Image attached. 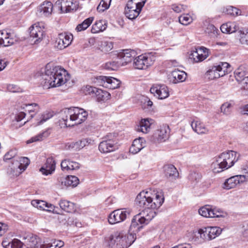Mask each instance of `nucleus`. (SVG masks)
<instances>
[{
  "mask_svg": "<svg viewBox=\"0 0 248 248\" xmlns=\"http://www.w3.org/2000/svg\"><path fill=\"white\" fill-rule=\"evenodd\" d=\"M186 77L187 74L185 72L175 69L171 72L170 79L172 83L176 84L184 81Z\"/></svg>",
  "mask_w": 248,
  "mask_h": 248,
  "instance_id": "26",
  "label": "nucleus"
},
{
  "mask_svg": "<svg viewBox=\"0 0 248 248\" xmlns=\"http://www.w3.org/2000/svg\"><path fill=\"white\" fill-rule=\"evenodd\" d=\"M61 208L68 213H72L76 210V207L73 202L65 200H61L59 202Z\"/></svg>",
  "mask_w": 248,
  "mask_h": 248,
  "instance_id": "32",
  "label": "nucleus"
},
{
  "mask_svg": "<svg viewBox=\"0 0 248 248\" xmlns=\"http://www.w3.org/2000/svg\"><path fill=\"white\" fill-rule=\"evenodd\" d=\"M210 240L218 236L222 232V229L218 227H208Z\"/></svg>",
  "mask_w": 248,
  "mask_h": 248,
  "instance_id": "43",
  "label": "nucleus"
},
{
  "mask_svg": "<svg viewBox=\"0 0 248 248\" xmlns=\"http://www.w3.org/2000/svg\"><path fill=\"white\" fill-rule=\"evenodd\" d=\"M220 30L223 33H232L239 29L238 24L236 22H228L220 26Z\"/></svg>",
  "mask_w": 248,
  "mask_h": 248,
  "instance_id": "29",
  "label": "nucleus"
},
{
  "mask_svg": "<svg viewBox=\"0 0 248 248\" xmlns=\"http://www.w3.org/2000/svg\"><path fill=\"white\" fill-rule=\"evenodd\" d=\"M234 74L235 75V78L238 81H241L243 82L244 81V78H246L245 77V72L240 67L234 71Z\"/></svg>",
  "mask_w": 248,
  "mask_h": 248,
  "instance_id": "52",
  "label": "nucleus"
},
{
  "mask_svg": "<svg viewBox=\"0 0 248 248\" xmlns=\"http://www.w3.org/2000/svg\"><path fill=\"white\" fill-rule=\"evenodd\" d=\"M98 149L101 153L104 154L115 151L118 149L116 135L114 134L109 133L104 137L99 144Z\"/></svg>",
  "mask_w": 248,
  "mask_h": 248,
  "instance_id": "5",
  "label": "nucleus"
},
{
  "mask_svg": "<svg viewBox=\"0 0 248 248\" xmlns=\"http://www.w3.org/2000/svg\"><path fill=\"white\" fill-rule=\"evenodd\" d=\"M122 65L120 61L117 59V60L111 61L106 62L104 67L108 70H117Z\"/></svg>",
  "mask_w": 248,
  "mask_h": 248,
  "instance_id": "38",
  "label": "nucleus"
},
{
  "mask_svg": "<svg viewBox=\"0 0 248 248\" xmlns=\"http://www.w3.org/2000/svg\"><path fill=\"white\" fill-rule=\"evenodd\" d=\"M55 6L62 13H67L76 10L78 4L76 0H58Z\"/></svg>",
  "mask_w": 248,
  "mask_h": 248,
  "instance_id": "9",
  "label": "nucleus"
},
{
  "mask_svg": "<svg viewBox=\"0 0 248 248\" xmlns=\"http://www.w3.org/2000/svg\"><path fill=\"white\" fill-rule=\"evenodd\" d=\"M240 42L243 45H248V29L245 28L239 31Z\"/></svg>",
  "mask_w": 248,
  "mask_h": 248,
  "instance_id": "45",
  "label": "nucleus"
},
{
  "mask_svg": "<svg viewBox=\"0 0 248 248\" xmlns=\"http://www.w3.org/2000/svg\"><path fill=\"white\" fill-rule=\"evenodd\" d=\"M17 154V151L16 149H12L7 153L4 156V160H9L16 156Z\"/></svg>",
  "mask_w": 248,
  "mask_h": 248,
  "instance_id": "59",
  "label": "nucleus"
},
{
  "mask_svg": "<svg viewBox=\"0 0 248 248\" xmlns=\"http://www.w3.org/2000/svg\"><path fill=\"white\" fill-rule=\"evenodd\" d=\"M212 207L209 205H206L199 210V213L201 216L205 217H211L212 211Z\"/></svg>",
  "mask_w": 248,
  "mask_h": 248,
  "instance_id": "39",
  "label": "nucleus"
},
{
  "mask_svg": "<svg viewBox=\"0 0 248 248\" xmlns=\"http://www.w3.org/2000/svg\"><path fill=\"white\" fill-rule=\"evenodd\" d=\"M50 133L49 129H46L42 132L40 133L38 135L32 137L28 141V143L42 141L48 137L50 135Z\"/></svg>",
  "mask_w": 248,
  "mask_h": 248,
  "instance_id": "36",
  "label": "nucleus"
},
{
  "mask_svg": "<svg viewBox=\"0 0 248 248\" xmlns=\"http://www.w3.org/2000/svg\"><path fill=\"white\" fill-rule=\"evenodd\" d=\"M192 17L188 14H183L179 16V22L184 25H187L193 21Z\"/></svg>",
  "mask_w": 248,
  "mask_h": 248,
  "instance_id": "46",
  "label": "nucleus"
},
{
  "mask_svg": "<svg viewBox=\"0 0 248 248\" xmlns=\"http://www.w3.org/2000/svg\"><path fill=\"white\" fill-rule=\"evenodd\" d=\"M118 236V235H117V232H116L106 238V242L107 245L110 248L113 247L115 244L117 246V237Z\"/></svg>",
  "mask_w": 248,
  "mask_h": 248,
  "instance_id": "47",
  "label": "nucleus"
},
{
  "mask_svg": "<svg viewBox=\"0 0 248 248\" xmlns=\"http://www.w3.org/2000/svg\"><path fill=\"white\" fill-rule=\"evenodd\" d=\"M113 47V43L111 42L102 41L99 45V49L103 52L107 53L110 51Z\"/></svg>",
  "mask_w": 248,
  "mask_h": 248,
  "instance_id": "41",
  "label": "nucleus"
},
{
  "mask_svg": "<svg viewBox=\"0 0 248 248\" xmlns=\"http://www.w3.org/2000/svg\"><path fill=\"white\" fill-rule=\"evenodd\" d=\"M199 229L202 233V235H200V236L203 238V241L210 240L208 227H205Z\"/></svg>",
  "mask_w": 248,
  "mask_h": 248,
  "instance_id": "56",
  "label": "nucleus"
},
{
  "mask_svg": "<svg viewBox=\"0 0 248 248\" xmlns=\"http://www.w3.org/2000/svg\"><path fill=\"white\" fill-rule=\"evenodd\" d=\"M152 94L156 98L164 99L169 96V89L164 84L154 85L150 90Z\"/></svg>",
  "mask_w": 248,
  "mask_h": 248,
  "instance_id": "15",
  "label": "nucleus"
},
{
  "mask_svg": "<svg viewBox=\"0 0 248 248\" xmlns=\"http://www.w3.org/2000/svg\"><path fill=\"white\" fill-rule=\"evenodd\" d=\"M30 35L34 39V43H38L42 40L45 36L44 27L41 23H36L30 28Z\"/></svg>",
  "mask_w": 248,
  "mask_h": 248,
  "instance_id": "10",
  "label": "nucleus"
},
{
  "mask_svg": "<svg viewBox=\"0 0 248 248\" xmlns=\"http://www.w3.org/2000/svg\"><path fill=\"white\" fill-rule=\"evenodd\" d=\"M152 119L148 118L141 119L140 124L137 127V130L139 132H141L143 133H147L150 129Z\"/></svg>",
  "mask_w": 248,
  "mask_h": 248,
  "instance_id": "31",
  "label": "nucleus"
},
{
  "mask_svg": "<svg viewBox=\"0 0 248 248\" xmlns=\"http://www.w3.org/2000/svg\"><path fill=\"white\" fill-rule=\"evenodd\" d=\"M223 12L227 15L236 16L241 14V11L235 7L232 6H227L224 9Z\"/></svg>",
  "mask_w": 248,
  "mask_h": 248,
  "instance_id": "48",
  "label": "nucleus"
},
{
  "mask_svg": "<svg viewBox=\"0 0 248 248\" xmlns=\"http://www.w3.org/2000/svg\"><path fill=\"white\" fill-rule=\"evenodd\" d=\"M30 160L26 157H20L18 161L14 163L11 168L14 176H17L24 171L30 164Z\"/></svg>",
  "mask_w": 248,
  "mask_h": 248,
  "instance_id": "11",
  "label": "nucleus"
},
{
  "mask_svg": "<svg viewBox=\"0 0 248 248\" xmlns=\"http://www.w3.org/2000/svg\"><path fill=\"white\" fill-rule=\"evenodd\" d=\"M53 116V114L51 112L46 111L44 112L40 117V120L38 123V124H41L44 122H45L47 120L49 119Z\"/></svg>",
  "mask_w": 248,
  "mask_h": 248,
  "instance_id": "54",
  "label": "nucleus"
},
{
  "mask_svg": "<svg viewBox=\"0 0 248 248\" xmlns=\"http://www.w3.org/2000/svg\"><path fill=\"white\" fill-rule=\"evenodd\" d=\"M150 196V193L142 191L137 196L135 200L136 204L140 208L145 209H154L159 207L163 203L164 197L162 190L157 191Z\"/></svg>",
  "mask_w": 248,
  "mask_h": 248,
  "instance_id": "3",
  "label": "nucleus"
},
{
  "mask_svg": "<svg viewBox=\"0 0 248 248\" xmlns=\"http://www.w3.org/2000/svg\"><path fill=\"white\" fill-rule=\"evenodd\" d=\"M231 104L226 102L222 104L220 107L221 112L224 114L228 115L231 112Z\"/></svg>",
  "mask_w": 248,
  "mask_h": 248,
  "instance_id": "55",
  "label": "nucleus"
},
{
  "mask_svg": "<svg viewBox=\"0 0 248 248\" xmlns=\"http://www.w3.org/2000/svg\"><path fill=\"white\" fill-rule=\"evenodd\" d=\"M79 184L78 178L74 175H69L64 178V181L62 182V184H64L66 186L76 187Z\"/></svg>",
  "mask_w": 248,
  "mask_h": 248,
  "instance_id": "34",
  "label": "nucleus"
},
{
  "mask_svg": "<svg viewBox=\"0 0 248 248\" xmlns=\"http://www.w3.org/2000/svg\"><path fill=\"white\" fill-rule=\"evenodd\" d=\"M106 28L107 25L106 22L102 20H100L93 24L91 31L93 33H96L104 31Z\"/></svg>",
  "mask_w": 248,
  "mask_h": 248,
  "instance_id": "35",
  "label": "nucleus"
},
{
  "mask_svg": "<svg viewBox=\"0 0 248 248\" xmlns=\"http://www.w3.org/2000/svg\"><path fill=\"white\" fill-rule=\"evenodd\" d=\"M25 110L30 115V119H32L35 113L38 111V106L35 103L27 105Z\"/></svg>",
  "mask_w": 248,
  "mask_h": 248,
  "instance_id": "40",
  "label": "nucleus"
},
{
  "mask_svg": "<svg viewBox=\"0 0 248 248\" xmlns=\"http://www.w3.org/2000/svg\"><path fill=\"white\" fill-rule=\"evenodd\" d=\"M155 216V212L152 209L143 210L134 217L131 221L130 231L138 232L142 226L140 224H147Z\"/></svg>",
  "mask_w": 248,
  "mask_h": 248,
  "instance_id": "4",
  "label": "nucleus"
},
{
  "mask_svg": "<svg viewBox=\"0 0 248 248\" xmlns=\"http://www.w3.org/2000/svg\"><path fill=\"white\" fill-rule=\"evenodd\" d=\"M7 230V225L5 223L0 222V236L4 234Z\"/></svg>",
  "mask_w": 248,
  "mask_h": 248,
  "instance_id": "62",
  "label": "nucleus"
},
{
  "mask_svg": "<svg viewBox=\"0 0 248 248\" xmlns=\"http://www.w3.org/2000/svg\"><path fill=\"white\" fill-rule=\"evenodd\" d=\"M201 178V174L196 172L191 173L189 176V179H191V181L195 182V183L198 182L200 180Z\"/></svg>",
  "mask_w": 248,
  "mask_h": 248,
  "instance_id": "60",
  "label": "nucleus"
},
{
  "mask_svg": "<svg viewBox=\"0 0 248 248\" xmlns=\"http://www.w3.org/2000/svg\"><path fill=\"white\" fill-rule=\"evenodd\" d=\"M88 115L84 109L73 107L65 108L61 111L59 123L61 127L73 126L84 122Z\"/></svg>",
  "mask_w": 248,
  "mask_h": 248,
  "instance_id": "2",
  "label": "nucleus"
},
{
  "mask_svg": "<svg viewBox=\"0 0 248 248\" xmlns=\"http://www.w3.org/2000/svg\"><path fill=\"white\" fill-rule=\"evenodd\" d=\"M205 32L212 38L217 37L219 32V30L213 25L209 24L205 30Z\"/></svg>",
  "mask_w": 248,
  "mask_h": 248,
  "instance_id": "44",
  "label": "nucleus"
},
{
  "mask_svg": "<svg viewBox=\"0 0 248 248\" xmlns=\"http://www.w3.org/2000/svg\"><path fill=\"white\" fill-rule=\"evenodd\" d=\"M136 55L137 53L135 50L125 49L117 54V59L120 61L122 66H124L131 62Z\"/></svg>",
  "mask_w": 248,
  "mask_h": 248,
  "instance_id": "19",
  "label": "nucleus"
},
{
  "mask_svg": "<svg viewBox=\"0 0 248 248\" xmlns=\"http://www.w3.org/2000/svg\"><path fill=\"white\" fill-rule=\"evenodd\" d=\"M209 49L203 46H200L191 52L189 58L193 59L196 62L203 61L209 56Z\"/></svg>",
  "mask_w": 248,
  "mask_h": 248,
  "instance_id": "18",
  "label": "nucleus"
},
{
  "mask_svg": "<svg viewBox=\"0 0 248 248\" xmlns=\"http://www.w3.org/2000/svg\"><path fill=\"white\" fill-rule=\"evenodd\" d=\"M79 168L80 165L78 163L75 161H71L69 160L67 171L76 170Z\"/></svg>",
  "mask_w": 248,
  "mask_h": 248,
  "instance_id": "57",
  "label": "nucleus"
},
{
  "mask_svg": "<svg viewBox=\"0 0 248 248\" xmlns=\"http://www.w3.org/2000/svg\"><path fill=\"white\" fill-rule=\"evenodd\" d=\"M154 60L151 56L141 55L135 58L133 66L138 69H145L153 64Z\"/></svg>",
  "mask_w": 248,
  "mask_h": 248,
  "instance_id": "13",
  "label": "nucleus"
},
{
  "mask_svg": "<svg viewBox=\"0 0 248 248\" xmlns=\"http://www.w3.org/2000/svg\"><path fill=\"white\" fill-rule=\"evenodd\" d=\"M170 133L169 126L166 124H163L160 125L156 130L154 137L159 142L164 141L169 138Z\"/></svg>",
  "mask_w": 248,
  "mask_h": 248,
  "instance_id": "20",
  "label": "nucleus"
},
{
  "mask_svg": "<svg viewBox=\"0 0 248 248\" xmlns=\"http://www.w3.org/2000/svg\"><path fill=\"white\" fill-rule=\"evenodd\" d=\"M31 203L34 207L47 212H53L55 209L54 205L44 201L34 200L31 201Z\"/></svg>",
  "mask_w": 248,
  "mask_h": 248,
  "instance_id": "24",
  "label": "nucleus"
},
{
  "mask_svg": "<svg viewBox=\"0 0 248 248\" xmlns=\"http://www.w3.org/2000/svg\"><path fill=\"white\" fill-rule=\"evenodd\" d=\"M23 245V241L22 242L17 239H14L12 241L10 248H22Z\"/></svg>",
  "mask_w": 248,
  "mask_h": 248,
  "instance_id": "58",
  "label": "nucleus"
},
{
  "mask_svg": "<svg viewBox=\"0 0 248 248\" xmlns=\"http://www.w3.org/2000/svg\"><path fill=\"white\" fill-rule=\"evenodd\" d=\"M111 0H102L97 7V10L102 12L109 8Z\"/></svg>",
  "mask_w": 248,
  "mask_h": 248,
  "instance_id": "50",
  "label": "nucleus"
},
{
  "mask_svg": "<svg viewBox=\"0 0 248 248\" xmlns=\"http://www.w3.org/2000/svg\"><path fill=\"white\" fill-rule=\"evenodd\" d=\"M22 240L27 248H39L42 245L40 238L31 233L24 234Z\"/></svg>",
  "mask_w": 248,
  "mask_h": 248,
  "instance_id": "17",
  "label": "nucleus"
},
{
  "mask_svg": "<svg viewBox=\"0 0 248 248\" xmlns=\"http://www.w3.org/2000/svg\"><path fill=\"white\" fill-rule=\"evenodd\" d=\"M184 6L183 5L173 4L171 6V9L176 13H181L184 10Z\"/></svg>",
  "mask_w": 248,
  "mask_h": 248,
  "instance_id": "61",
  "label": "nucleus"
},
{
  "mask_svg": "<svg viewBox=\"0 0 248 248\" xmlns=\"http://www.w3.org/2000/svg\"><path fill=\"white\" fill-rule=\"evenodd\" d=\"M53 7V4L50 1H45L39 7L38 11L41 16H48L51 14Z\"/></svg>",
  "mask_w": 248,
  "mask_h": 248,
  "instance_id": "28",
  "label": "nucleus"
},
{
  "mask_svg": "<svg viewBox=\"0 0 248 248\" xmlns=\"http://www.w3.org/2000/svg\"><path fill=\"white\" fill-rule=\"evenodd\" d=\"M211 169L214 173L221 172L224 170H226L225 168L222 165L221 161H220L218 157L211 164Z\"/></svg>",
  "mask_w": 248,
  "mask_h": 248,
  "instance_id": "37",
  "label": "nucleus"
},
{
  "mask_svg": "<svg viewBox=\"0 0 248 248\" xmlns=\"http://www.w3.org/2000/svg\"><path fill=\"white\" fill-rule=\"evenodd\" d=\"M172 248H192V247L190 244L182 243L173 247Z\"/></svg>",
  "mask_w": 248,
  "mask_h": 248,
  "instance_id": "64",
  "label": "nucleus"
},
{
  "mask_svg": "<svg viewBox=\"0 0 248 248\" xmlns=\"http://www.w3.org/2000/svg\"><path fill=\"white\" fill-rule=\"evenodd\" d=\"M240 156L239 153L231 150L221 153L218 158L221 161L222 165L227 170L233 166L239 159Z\"/></svg>",
  "mask_w": 248,
  "mask_h": 248,
  "instance_id": "7",
  "label": "nucleus"
},
{
  "mask_svg": "<svg viewBox=\"0 0 248 248\" xmlns=\"http://www.w3.org/2000/svg\"><path fill=\"white\" fill-rule=\"evenodd\" d=\"M10 33L0 32V46H9L13 45L16 41L14 38H11Z\"/></svg>",
  "mask_w": 248,
  "mask_h": 248,
  "instance_id": "30",
  "label": "nucleus"
},
{
  "mask_svg": "<svg viewBox=\"0 0 248 248\" xmlns=\"http://www.w3.org/2000/svg\"><path fill=\"white\" fill-rule=\"evenodd\" d=\"M117 247L119 248H127L131 246L136 240L135 233L124 234L121 232H117Z\"/></svg>",
  "mask_w": 248,
  "mask_h": 248,
  "instance_id": "8",
  "label": "nucleus"
},
{
  "mask_svg": "<svg viewBox=\"0 0 248 248\" xmlns=\"http://www.w3.org/2000/svg\"><path fill=\"white\" fill-rule=\"evenodd\" d=\"M56 163L53 158H48L45 164L40 169V171L44 175H47L52 173L55 170Z\"/></svg>",
  "mask_w": 248,
  "mask_h": 248,
  "instance_id": "22",
  "label": "nucleus"
},
{
  "mask_svg": "<svg viewBox=\"0 0 248 248\" xmlns=\"http://www.w3.org/2000/svg\"><path fill=\"white\" fill-rule=\"evenodd\" d=\"M212 214L211 217H223L222 212L215 208L212 209Z\"/></svg>",
  "mask_w": 248,
  "mask_h": 248,
  "instance_id": "63",
  "label": "nucleus"
},
{
  "mask_svg": "<svg viewBox=\"0 0 248 248\" xmlns=\"http://www.w3.org/2000/svg\"><path fill=\"white\" fill-rule=\"evenodd\" d=\"M92 140L89 139H83L78 140L76 142V150H79L83 148L84 147L90 144Z\"/></svg>",
  "mask_w": 248,
  "mask_h": 248,
  "instance_id": "51",
  "label": "nucleus"
},
{
  "mask_svg": "<svg viewBox=\"0 0 248 248\" xmlns=\"http://www.w3.org/2000/svg\"><path fill=\"white\" fill-rule=\"evenodd\" d=\"M93 20V17H90L86 19L82 23L77 26L76 30L78 31H81L86 30L91 24Z\"/></svg>",
  "mask_w": 248,
  "mask_h": 248,
  "instance_id": "42",
  "label": "nucleus"
},
{
  "mask_svg": "<svg viewBox=\"0 0 248 248\" xmlns=\"http://www.w3.org/2000/svg\"><path fill=\"white\" fill-rule=\"evenodd\" d=\"M140 11V10H137L125 9L124 13L127 17L132 20L138 17Z\"/></svg>",
  "mask_w": 248,
  "mask_h": 248,
  "instance_id": "49",
  "label": "nucleus"
},
{
  "mask_svg": "<svg viewBox=\"0 0 248 248\" xmlns=\"http://www.w3.org/2000/svg\"><path fill=\"white\" fill-rule=\"evenodd\" d=\"M129 215V212L125 209H117L111 212L108 218V222L111 224L124 221Z\"/></svg>",
  "mask_w": 248,
  "mask_h": 248,
  "instance_id": "12",
  "label": "nucleus"
},
{
  "mask_svg": "<svg viewBox=\"0 0 248 248\" xmlns=\"http://www.w3.org/2000/svg\"><path fill=\"white\" fill-rule=\"evenodd\" d=\"M245 182V177L241 175H235L226 180L223 184L224 189H230L235 187L238 184Z\"/></svg>",
  "mask_w": 248,
  "mask_h": 248,
  "instance_id": "21",
  "label": "nucleus"
},
{
  "mask_svg": "<svg viewBox=\"0 0 248 248\" xmlns=\"http://www.w3.org/2000/svg\"><path fill=\"white\" fill-rule=\"evenodd\" d=\"M191 126L193 130L199 134H205L208 132V129L199 121H193Z\"/></svg>",
  "mask_w": 248,
  "mask_h": 248,
  "instance_id": "33",
  "label": "nucleus"
},
{
  "mask_svg": "<svg viewBox=\"0 0 248 248\" xmlns=\"http://www.w3.org/2000/svg\"><path fill=\"white\" fill-rule=\"evenodd\" d=\"M163 169L165 176L169 180H175L178 177V171L176 168L173 165H165L164 166Z\"/></svg>",
  "mask_w": 248,
  "mask_h": 248,
  "instance_id": "25",
  "label": "nucleus"
},
{
  "mask_svg": "<svg viewBox=\"0 0 248 248\" xmlns=\"http://www.w3.org/2000/svg\"><path fill=\"white\" fill-rule=\"evenodd\" d=\"M97 82L99 85L114 89L119 87L120 81L116 78L99 76L96 78Z\"/></svg>",
  "mask_w": 248,
  "mask_h": 248,
  "instance_id": "14",
  "label": "nucleus"
},
{
  "mask_svg": "<svg viewBox=\"0 0 248 248\" xmlns=\"http://www.w3.org/2000/svg\"><path fill=\"white\" fill-rule=\"evenodd\" d=\"M200 235H202V233L201 232H200V229H199L197 232H194L192 237L193 241L198 244L203 242L204 241H203V238L201 237Z\"/></svg>",
  "mask_w": 248,
  "mask_h": 248,
  "instance_id": "53",
  "label": "nucleus"
},
{
  "mask_svg": "<svg viewBox=\"0 0 248 248\" xmlns=\"http://www.w3.org/2000/svg\"><path fill=\"white\" fill-rule=\"evenodd\" d=\"M66 71L61 67L48 63L41 76V84L44 88L60 86L66 82Z\"/></svg>",
  "mask_w": 248,
  "mask_h": 248,
  "instance_id": "1",
  "label": "nucleus"
},
{
  "mask_svg": "<svg viewBox=\"0 0 248 248\" xmlns=\"http://www.w3.org/2000/svg\"><path fill=\"white\" fill-rule=\"evenodd\" d=\"M230 65L226 62H221L217 65L211 66L205 73V77L210 80H214L223 77L228 73Z\"/></svg>",
  "mask_w": 248,
  "mask_h": 248,
  "instance_id": "6",
  "label": "nucleus"
},
{
  "mask_svg": "<svg viewBox=\"0 0 248 248\" xmlns=\"http://www.w3.org/2000/svg\"><path fill=\"white\" fill-rule=\"evenodd\" d=\"M72 40V34L66 32L60 33L56 38L55 46L59 49H63L71 44Z\"/></svg>",
  "mask_w": 248,
  "mask_h": 248,
  "instance_id": "16",
  "label": "nucleus"
},
{
  "mask_svg": "<svg viewBox=\"0 0 248 248\" xmlns=\"http://www.w3.org/2000/svg\"><path fill=\"white\" fill-rule=\"evenodd\" d=\"M89 93H95L96 96V99L98 102L105 101L110 97V94L106 91L97 89L95 87L89 86L88 88Z\"/></svg>",
  "mask_w": 248,
  "mask_h": 248,
  "instance_id": "23",
  "label": "nucleus"
},
{
  "mask_svg": "<svg viewBox=\"0 0 248 248\" xmlns=\"http://www.w3.org/2000/svg\"><path fill=\"white\" fill-rule=\"evenodd\" d=\"M146 145L145 140L144 138H139L134 140L132 146L130 147V153L136 154L139 152Z\"/></svg>",
  "mask_w": 248,
  "mask_h": 248,
  "instance_id": "27",
  "label": "nucleus"
}]
</instances>
